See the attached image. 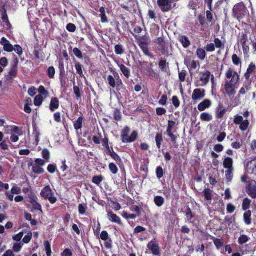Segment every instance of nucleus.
Instances as JSON below:
<instances>
[{"instance_id":"nucleus-13","label":"nucleus","mask_w":256,"mask_h":256,"mask_svg":"<svg viewBox=\"0 0 256 256\" xmlns=\"http://www.w3.org/2000/svg\"><path fill=\"white\" fill-rule=\"evenodd\" d=\"M134 38L138 40V44H150V40L148 36L145 35L142 36H138L137 35L133 34Z\"/></svg>"},{"instance_id":"nucleus-10","label":"nucleus","mask_w":256,"mask_h":256,"mask_svg":"<svg viewBox=\"0 0 256 256\" xmlns=\"http://www.w3.org/2000/svg\"><path fill=\"white\" fill-rule=\"evenodd\" d=\"M0 44L4 46V50L8 52L14 50V46L10 42L5 38H2L0 40Z\"/></svg>"},{"instance_id":"nucleus-43","label":"nucleus","mask_w":256,"mask_h":256,"mask_svg":"<svg viewBox=\"0 0 256 256\" xmlns=\"http://www.w3.org/2000/svg\"><path fill=\"white\" fill-rule=\"evenodd\" d=\"M232 61L234 64L236 66H238L242 64L240 58L236 54L232 55Z\"/></svg>"},{"instance_id":"nucleus-60","label":"nucleus","mask_w":256,"mask_h":256,"mask_svg":"<svg viewBox=\"0 0 256 256\" xmlns=\"http://www.w3.org/2000/svg\"><path fill=\"white\" fill-rule=\"evenodd\" d=\"M14 50L19 56H21L23 53L22 48L19 45H15L14 48Z\"/></svg>"},{"instance_id":"nucleus-54","label":"nucleus","mask_w":256,"mask_h":256,"mask_svg":"<svg viewBox=\"0 0 256 256\" xmlns=\"http://www.w3.org/2000/svg\"><path fill=\"white\" fill-rule=\"evenodd\" d=\"M73 52L74 55L78 58H82L83 56L82 52L78 48H75L73 50Z\"/></svg>"},{"instance_id":"nucleus-33","label":"nucleus","mask_w":256,"mask_h":256,"mask_svg":"<svg viewBox=\"0 0 256 256\" xmlns=\"http://www.w3.org/2000/svg\"><path fill=\"white\" fill-rule=\"evenodd\" d=\"M30 202L34 210L42 212V206L38 202V200H33L32 201H30Z\"/></svg>"},{"instance_id":"nucleus-40","label":"nucleus","mask_w":256,"mask_h":256,"mask_svg":"<svg viewBox=\"0 0 256 256\" xmlns=\"http://www.w3.org/2000/svg\"><path fill=\"white\" fill-rule=\"evenodd\" d=\"M187 219L188 222L192 223V218L194 217V215L192 214L191 209L189 208H187V212L186 214Z\"/></svg>"},{"instance_id":"nucleus-30","label":"nucleus","mask_w":256,"mask_h":256,"mask_svg":"<svg viewBox=\"0 0 256 256\" xmlns=\"http://www.w3.org/2000/svg\"><path fill=\"white\" fill-rule=\"evenodd\" d=\"M84 118L82 117H80L78 120L75 122L74 124V128L76 130L81 129L82 127Z\"/></svg>"},{"instance_id":"nucleus-5","label":"nucleus","mask_w":256,"mask_h":256,"mask_svg":"<svg viewBox=\"0 0 256 256\" xmlns=\"http://www.w3.org/2000/svg\"><path fill=\"white\" fill-rule=\"evenodd\" d=\"M158 4L163 12H169L172 8V1L171 0H158Z\"/></svg>"},{"instance_id":"nucleus-7","label":"nucleus","mask_w":256,"mask_h":256,"mask_svg":"<svg viewBox=\"0 0 256 256\" xmlns=\"http://www.w3.org/2000/svg\"><path fill=\"white\" fill-rule=\"evenodd\" d=\"M226 76L228 79L232 78L231 80L229 82H232V83H237L239 80V76L238 73L234 72V70L230 68H229L227 70Z\"/></svg>"},{"instance_id":"nucleus-52","label":"nucleus","mask_w":256,"mask_h":256,"mask_svg":"<svg viewBox=\"0 0 256 256\" xmlns=\"http://www.w3.org/2000/svg\"><path fill=\"white\" fill-rule=\"evenodd\" d=\"M249 125V122L248 120H243L242 122L240 124V129L242 131H245L248 128V127Z\"/></svg>"},{"instance_id":"nucleus-42","label":"nucleus","mask_w":256,"mask_h":256,"mask_svg":"<svg viewBox=\"0 0 256 256\" xmlns=\"http://www.w3.org/2000/svg\"><path fill=\"white\" fill-rule=\"evenodd\" d=\"M250 238H248L246 235H242L238 238V243L240 244H246L250 240Z\"/></svg>"},{"instance_id":"nucleus-53","label":"nucleus","mask_w":256,"mask_h":256,"mask_svg":"<svg viewBox=\"0 0 256 256\" xmlns=\"http://www.w3.org/2000/svg\"><path fill=\"white\" fill-rule=\"evenodd\" d=\"M109 168H110V172L113 174H117V172H118V168H117L116 165L115 164H114V163H110L109 164Z\"/></svg>"},{"instance_id":"nucleus-39","label":"nucleus","mask_w":256,"mask_h":256,"mask_svg":"<svg viewBox=\"0 0 256 256\" xmlns=\"http://www.w3.org/2000/svg\"><path fill=\"white\" fill-rule=\"evenodd\" d=\"M103 180L104 177L102 176H96L92 178V182L94 184L99 185Z\"/></svg>"},{"instance_id":"nucleus-51","label":"nucleus","mask_w":256,"mask_h":256,"mask_svg":"<svg viewBox=\"0 0 256 256\" xmlns=\"http://www.w3.org/2000/svg\"><path fill=\"white\" fill-rule=\"evenodd\" d=\"M55 72V69L53 66L48 68V75L50 78H54Z\"/></svg>"},{"instance_id":"nucleus-8","label":"nucleus","mask_w":256,"mask_h":256,"mask_svg":"<svg viewBox=\"0 0 256 256\" xmlns=\"http://www.w3.org/2000/svg\"><path fill=\"white\" fill-rule=\"evenodd\" d=\"M206 91L204 89L197 88L194 90L193 94L192 96V98L193 100H196L200 99H202L205 96Z\"/></svg>"},{"instance_id":"nucleus-22","label":"nucleus","mask_w":256,"mask_h":256,"mask_svg":"<svg viewBox=\"0 0 256 256\" xmlns=\"http://www.w3.org/2000/svg\"><path fill=\"white\" fill-rule=\"evenodd\" d=\"M252 212L250 210H246L244 214V220L245 224L250 225L252 224Z\"/></svg>"},{"instance_id":"nucleus-25","label":"nucleus","mask_w":256,"mask_h":256,"mask_svg":"<svg viewBox=\"0 0 256 256\" xmlns=\"http://www.w3.org/2000/svg\"><path fill=\"white\" fill-rule=\"evenodd\" d=\"M200 118L202 121L210 122L212 120V116L209 113L204 112L201 114Z\"/></svg>"},{"instance_id":"nucleus-28","label":"nucleus","mask_w":256,"mask_h":256,"mask_svg":"<svg viewBox=\"0 0 256 256\" xmlns=\"http://www.w3.org/2000/svg\"><path fill=\"white\" fill-rule=\"evenodd\" d=\"M100 16L101 18V20L102 22H108V20L106 15L105 8L104 7H102L100 9Z\"/></svg>"},{"instance_id":"nucleus-29","label":"nucleus","mask_w":256,"mask_h":256,"mask_svg":"<svg viewBox=\"0 0 256 256\" xmlns=\"http://www.w3.org/2000/svg\"><path fill=\"white\" fill-rule=\"evenodd\" d=\"M18 73V67L10 66V70L9 72L8 77L11 79L15 78Z\"/></svg>"},{"instance_id":"nucleus-3","label":"nucleus","mask_w":256,"mask_h":256,"mask_svg":"<svg viewBox=\"0 0 256 256\" xmlns=\"http://www.w3.org/2000/svg\"><path fill=\"white\" fill-rule=\"evenodd\" d=\"M40 196L45 200H48L52 204H55L57 201L54 194L49 186H45L40 192Z\"/></svg>"},{"instance_id":"nucleus-58","label":"nucleus","mask_w":256,"mask_h":256,"mask_svg":"<svg viewBox=\"0 0 256 256\" xmlns=\"http://www.w3.org/2000/svg\"><path fill=\"white\" fill-rule=\"evenodd\" d=\"M43 158L46 160H48L50 158V152L47 149H44L42 152Z\"/></svg>"},{"instance_id":"nucleus-14","label":"nucleus","mask_w":256,"mask_h":256,"mask_svg":"<svg viewBox=\"0 0 256 256\" xmlns=\"http://www.w3.org/2000/svg\"><path fill=\"white\" fill-rule=\"evenodd\" d=\"M226 108L224 107L222 104H220L216 110V117L218 119L222 118L226 114Z\"/></svg>"},{"instance_id":"nucleus-27","label":"nucleus","mask_w":256,"mask_h":256,"mask_svg":"<svg viewBox=\"0 0 256 256\" xmlns=\"http://www.w3.org/2000/svg\"><path fill=\"white\" fill-rule=\"evenodd\" d=\"M155 204L158 207L162 206L164 202V199L161 196H156L154 198Z\"/></svg>"},{"instance_id":"nucleus-9","label":"nucleus","mask_w":256,"mask_h":256,"mask_svg":"<svg viewBox=\"0 0 256 256\" xmlns=\"http://www.w3.org/2000/svg\"><path fill=\"white\" fill-rule=\"evenodd\" d=\"M148 248L151 250L153 254L158 256L160 254V250L158 245L153 241L150 242L148 244Z\"/></svg>"},{"instance_id":"nucleus-2","label":"nucleus","mask_w":256,"mask_h":256,"mask_svg":"<svg viewBox=\"0 0 256 256\" xmlns=\"http://www.w3.org/2000/svg\"><path fill=\"white\" fill-rule=\"evenodd\" d=\"M248 14V10L242 3L236 4L233 8V14L238 20L243 19Z\"/></svg>"},{"instance_id":"nucleus-35","label":"nucleus","mask_w":256,"mask_h":256,"mask_svg":"<svg viewBox=\"0 0 256 256\" xmlns=\"http://www.w3.org/2000/svg\"><path fill=\"white\" fill-rule=\"evenodd\" d=\"M32 170L36 174H41L44 172V169L37 164H34L32 166Z\"/></svg>"},{"instance_id":"nucleus-50","label":"nucleus","mask_w":256,"mask_h":256,"mask_svg":"<svg viewBox=\"0 0 256 256\" xmlns=\"http://www.w3.org/2000/svg\"><path fill=\"white\" fill-rule=\"evenodd\" d=\"M206 50L208 52H213L215 50L216 46L214 44H208L205 47Z\"/></svg>"},{"instance_id":"nucleus-57","label":"nucleus","mask_w":256,"mask_h":256,"mask_svg":"<svg viewBox=\"0 0 256 256\" xmlns=\"http://www.w3.org/2000/svg\"><path fill=\"white\" fill-rule=\"evenodd\" d=\"M175 124L176 122H174L172 120H168L166 132H172V128Z\"/></svg>"},{"instance_id":"nucleus-56","label":"nucleus","mask_w":256,"mask_h":256,"mask_svg":"<svg viewBox=\"0 0 256 256\" xmlns=\"http://www.w3.org/2000/svg\"><path fill=\"white\" fill-rule=\"evenodd\" d=\"M214 242L215 246H216L218 248H222L223 246V244L221 240L218 238H214Z\"/></svg>"},{"instance_id":"nucleus-18","label":"nucleus","mask_w":256,"mask_h":256,"mask_svg":"<svg viewBox=\"0 0 256 256\" xmlns=\"http://www.w3.org/2000/svg\"><path fill=\"white\" fill-rule=\"evenodd\" d=\"M210 72L209 71L202 74V76L200 78V80L203 83L202 86H204L206 85L210 80Z\"/></svg>"},{"instance_id":"nucleus-64","label":"nucleus","mask_w":256,"mask_h":256,"mask_svg":"<svg viewBox=\"0 0 256 256\" xmlns=\"http://www.w3.org/2000/svg\"><path fill=\"white\" fill-rule=\"evenodd\" d=\"M156 114L158 116H162L164 114L166 110L165 108H158L156 109Z\"/></svg>"},{"instance_id":"nucleus-37","label":"nucleus","mask_w":256,"mask_h":256,"mask_svg":"<svg viewBox=\"0 0 256 256\" xmlns=\"http://www.w3.org/2000/svg\"><path fill=\"white\" fill-rule=\"evenodd\" d=\"M109 205L112 209L116 211H118L121 208L120 205L118 202H114L113 200L110 201Z\"/></svg>"},{"instance_id":"nucleus-15","label":"nucleus","mask_w":256,"mask_h":256,"mask_svg":"<svg viewBox=\"0 0 256 256\" xmlns=\"http://www.w3.org/2000/svg\"><path fill=\"white\" fill-rule=\"evenodd\" d=\"M108 220L111 222L122 225V222L120 218L113 212H108Z\"/></svg>"},{"instance_id":"nucleus-23","label":"nucleus","mask_w":256,"mask_h":256,"mask_svg":"<svg viewBox=\"0 0 256 256\" xmlns=\"http://www.w3.org/2000/svg\"><path fill=\"white\" fill-rule=\"evenodd\" d=\"M118 64L124 76L127 78H130V70L123 64H120L118 63Z\"/></svg>"},{"instance_id":"nucleus-34","label":"nucleus","mask_w":256,"mask_h":256,"mask_svg":"<svg viewBox=\"0 0 256 256\" xmlns=\"http://www.w3.org/2000/svg\"><path fill=\"white\" fill-rule=\"evenodd\" d=\"M214 42L216 48L220 49H224V43L222 42L219 38H214Z\"/></svg>"},{"instance_id":"nucleus-4","label":"nucleus","mask_w":256,"mask_h":256,"mask_svg":"<svg viewBox=\"0 0 256 256\" xmlns=\"http://www.w3.org/2000/svg\"><path fill=\"white\" fill-rule=\"evenodd\" d=\"M246 188L247 194L252 198H256V182L249 180Z\"/></svg>"},{"instance_id":"nucleus-59","label":"nucleus","mask_w":256,"mask_h":256,"mask_svg":"<svg viewBox=\"0 0 256 256\" xmlns=\"http://www.w3.org/2000/svg\"><path fill=\"white\" fill-rule=\"evenodd\" d=\"M66 30L70 32H74L76 30V26L74 24L70 23L66 26Z\"/></svg>"},{"instance_id":"nucleus-26","label":"nucleus","mask_w":256,"mask_h":256,"mask_svg":"<svg viewBox=\"0 0 256 256\" xmlns=\"http://www.w3.org/2000/svg\"><path fill=\"white\" fill-rule=\"evenodd\" d=\"M233 161L232 158H226L224 162V166L225 168L228 169L232 168Z\"/></svg>"},{"instance_id":"nucleus-44","label":"nucleus","mask_w":256,"mask_h":256,"mask_svg":"<svg viewBox=\"0 0 256 256\" xmlns=\"http://www.w3.org/2000/svg\"><path fill=\"white\" fill-rule=\"evenodd\" d=\"M115 52L117 54H122L124 53V49L121 44H117L115 46Z\"/></svg>"},{"instance_id":"nucleus-31","label":"nucleus","mask_w":256,"mask_h":256,"mask_svg":"<svg viewBox=\"0 0 256 256\" xmlns=\"http://www.w3.org/2000/svg\"><path fill=\"white\" fill-rule=\"evenodd\" d=\"M196 54L200 60H204L206 58V52L204 49L200 48L197 50Z\"/></svg>"},{"instance_id":"nucleus-63","label":"nucleus","mask_w":256,"mask_h":256,"mask_svg":"<svg viewBox=\"0 0 256 256\" xmlns=\"http://www.w3.org/2000/svg\"><path fill=\"white\" fill-rule=\"evenodd\" d=\"M156 175L158 178H162L164 176V171L162 167H158L156 168Z\"/></svg>"},{"instance_id":"nucleus-17","label":"nucleus","mask_w":256,"mask_h":256,"mask_svg":"<svg viewBox=\"0 0 256 256\" xmlns=\"http://www.w3.org/2000/svg\"><path fill=\"white\" fill-rule=\"evenodd\" d=\"M130 132V129L128 126L124 128L122 134V140L124 142H130V140H129Z\"/></svg>"},{"instance_id":"nucleus-48","label":"nucleus","mask_w":256,"mask_h":256,"mask_svg":"<svg viewBox=\"0 0 256 256\" xmlns=\"http://www.w3.org/2000/svg\"><path fill=\"white\" fill-rule=\"evenodd\" d=\"M114 118L116 121H120L122 120V115L118 109H116L114 114Z\"/></svg>"},{"instance_id":"nucleus-21","label":"nucleus","mask_w":256,"mask_h":256,"mask_svg":"<svg viewBox=\"0 0 256 256\" xmlns=\"http://www.w3.org/2000/svg\"><path fill=\"white\" fill-rule=\"evenodd\" d=\"M256 71V66L255 64L252 62L250 65L247 70L246 72L244 74V77L246 79H248L250 78V74L252 72H254Z\"/></svg>"},{"instance_id":"nucleus-12","label":"nucleus","mask_w":256,"mask_h":256,"mask_svg":"<svg viewBox=\"0 0 256 256\" xmlns=\"http://www.w3.org/2000/svg\"><path fill=\"white\" fill-rule=\"evenodd\" d=\"M114 76L109 75L108 76V82L109 85L112 88H114L116 86V80L119 78L118 74L115 72L114 74Z\"/></svg>"},{"instance_id":"nucleus-62","label":"nucleus","mask_w":256,"mask_h":256,"mask_svg":"<svg viewBox=\"0 0 256 256\" xmlns=\"http://www.w3.org/2000/svg\"><path fill=\"white\" fill-rule=\"evenodd\" d=\"M86 206L85 204H80L78 206V211L80 214H84L86 212Z\"/></svg>"},{"instance_id":"nucleus-24","label":"nucleus","mask_w":256,"mask_h":256,"mask_svg":"<svg viewBox=\"0 0 256 256\" xmlns=\"http://www.w3.org/2000/svg\"><path fill=\"white\" fill-rule=\"evenodd\" d=\"M1 13H2V18L3 20V22L6 24H10V22L8 18V16L6 13V9L4 6L2 10H0Z\"/></svg>"},{"instance_id":"nucleus-1","label":"nucleus","mask_w":256,"mask_h":256,"mask_svg":"<svg viewBox=\"0 0 256 256\" xmlns=\"http://www.w3.org/2000/svg\"><path fill=\"white\" fill-rule=\"evenodd\" d=\"M157 45V50L160 55L169 56L168 43L164 36L157 38L154 41Z\"/></svg>"},{"instance_id":"nucleus-45","label":"nucleus","mask_w":256,"mask_h":256,"mask_svg":"<svg viewBox=\"0 0 256 256\" xmlns=\"http://www.w3.org/2000/svg\"><path fill=\"white\" fill-rule=\"evenodd\" d=\"M43 101V98L41 95H38L36 96L34 100V104L36 106H40L42 104Z\"/></svg>"},{"instance_id":"nucleus-46","label":"nucleus","mask_w":256,"mask_h":256,"mask_svg":"<svg viewBox=\"0 0 256 256\" xmlns=\"http://www.w3.org/2000/svg\"><path fill=\"white\" fill-rule=\"evenodd\" d=\"M60 80L62 87L64 88L66 84V74H60Z\"/></svg>"},{"instance_id":"nucleus-41","label":"nucleus","mask_w":256,"mask_h":256,"mask_svg":"<svg viewBox=\"0 0 256 256\" xmlns=\"http://www.w3.org/2000/svg\"><path fill=\"white\" fill-rule=\"evenodd\" d=\"M205 198L208 200H210L212 199V191L210 189H206L204 191Z\"/></svg>"},{"instance_id":"nucleus-47","label":"nucleus","mask_w":256,"mask_h":256,"mask_svg":"<svg viewBox=\"0 0 256 256\" xmlns=\"http://www.w3.org/2000/svg\"><path fill=\"white\" fill-rule=\"evenodd\" d=\"M108 154L112 157V158H114L116 161H117V162L121 161L120 158L114 150L111 151L110 150L108 151Z\"/></svg>"},{"instance_id":"nucleus-11","label":"nucleus","mask_w":256,"mask_h":256,"mask_svg":"<svg viewBox=\"0 0 256 256\" xmlns=\"http://www.w3.org/2000/svg\"><path fill=\"white\" fill-rule=\"evenodd\" d=\"M246 166L249 173L256 175V159L248 162Z\"/></svg>"},{"instance_id":"nucleus-49","label":"nucleus","mask_w":256,"mask_h":256,"mask_svg":"<svg viewBox=\"0 0 256 256\" xmlns=\"http://www.w3.org/2000/svg\"><path fill=\"white\" fill-rule=\"evenodd\" d=\"M44 246L46 252L47 256H51V248L50 244L48 241L44 242Z\"/></svg>"},{"instance_id":"nucleus-32","label":"nucleus","mask_w":256,"mask_h":256,"mask_svg":"<svg viewBox=\"0 0 256 256\" xmlns=\"http://www.w3.org/2000/svg\"><path fill=\"white\" fill-rule=\"evenodd\" d=\"M251 200L248 198H246L244 200L242 208L244 210H247L250 206Z\"/></svg>"},{"instance_id":"nucleus-16","label":"nucleus","mask_w":256,"mask_h":256,"mask_svg":"<svg viewBox=\"0 0 256 256\" xmlns=\"http://www.w3.org/2000/svg\"><path fill=\"white\" fill-rule=\"evenodd\" d=\"M212 105V102L209 100H205L202 102H200L198 106V110L202 112L206 108H209Z\"/></svg>"},{"instance_id":"nucleus-36","label":"nucleus","mask_w":256,"mask_h":256,"mask_svg":"<svg viewBox=\"0 0 256 256\" xmlns=\"http://www.w3.org/2000/svg\"><path fill=\"white\" fill-rule=\"evenodd\" d=\"M162 141L163 138L162 134H157L156 138V142L158 148H160Z\"/></svg>"},{"instance_id":"nucleus-38","label":"nucleus","mask_w":256,"mask_h":256,"mask_svg":"<svg viewBox=\"0 0 256 256\" xmlns=\"http://www.w3.org/2000/svg\"><path fill=\"white\" fill-rule=\"evenodd\" d=\"M76 70L77 73L81 76L84 77V75L83 74L82 70V66L78 62H76Z\"/></svg>"},{"instance_id":"nucleus-6","label":"nucleus","mask_w":256,"mask_h":256,"mask_svg":"<svg viewBox=\"0 0 256 256\" xmlns=\"http://www.w3.org/2000/svg\"><path fill=\"white\" fill-rule=\"evenodd\" d=\"M237 83H232L227 81L224 86L226 94H228L230 98H233L236 94V91L234 88V86Z\"/></svg>"},{"instance_id":"nucleus-20","label":"nucleus","mask_w":256,"mask_h":256,"mask_svg":"<svg viewBox=\"0 0 256 256\" xmlns=\"http://www.w3.org/2000/svg\"><path fill=\"white\" fill-rule=\"evenodd\" d=\"M178 39L184 48H187L190 45V40L188 37L184 36H180Z\"/></svg>"},{"instance_id":"nucleus-55","label":"nucleus","mask_w":256,"mask_h":256,"mask_svg":"<svg viewBox=\"0 0 256 256\" xmlns=\"http://www.w3.org/2000/svg\"><path fill=\"white\" fill-rule=\"evenodd\" d=\"M74 94L76 95V98L78 100L80 99L82 97V96L80 92V90L79 87L74 86Z\"/></svg>"},{"instance_id":"nucleus-61","label":"nucleus","mask_w":256,"mask_h":256,"mask_svg":"<svg viewBox=\"0 0 256 256\" xmlns=\"http://www.w3.org/2000/svg\"><path fill=\"white\" fill-rule=\"evenodd\" d=\"M159 66L163 71L166 70V60H162L159 62Z\"/></svg>"},{"instance_id":"nucleus-19","label":"nucleus","mask_w":256,"mask_h":256,"mask_svg":"<svg viewBox=\"0 0 256 256\" xmlns=\"http://www.w3.org/2000/svg\"><path fill=\"white\" fill-rule=\"evenodd\" d=\"M60 106V102L58 98H52L50 105V109L52 112H54L58 109Z\"/></svg>"}]
</instances>
